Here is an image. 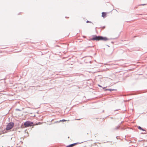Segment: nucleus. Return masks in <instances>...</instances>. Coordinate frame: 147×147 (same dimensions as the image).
Returning <instances> with one entry per match:
<instances>
[{"mask_svg": "<svg viewBox=\"0 0 147 147\" xmlns=\"http://www.w3.org/2000/svg\"><path fill=\"white\" fill-rule=\"evenodd\" d=\"M66 121V120H65V119H63L62 120H60V121L59 122H61V121Z\"/></svg>", "mask_w": 147, "mask_h": 147, "instance_id": "7", "label": "nucleus"}, {"mask_svg": "<svg viewBox=\"0 0 147 147\" xmlns=\"http://www.w3.org/2000/svg\"><path fill=\"white\" fill-rule=\"evenodd\" d=\"M33 123L29 121H27L25 122L24 124V127H27L30 126H32L34 125H33Z\"/></svg>", "mask_w": 147, "mask_h": 147, "instance_id": "2", "label": "nucleus"}, {"mask_svg": "<svg viewBox=\"0 0 147 147\" xmlns=\"http://www.w3.org/2000/svg\"><path fill=\"white\" fill-rule=\"evenodd\" d=\"M107 14L106 12H103L102 13V16L104 18L106 17Z\"/></svg>", "mask_w": 147, "mask_h": 147, "instance_id": "4", "label": "nucleus"}, {"mask_svg": "<svg viewBox=\"0 0 147 147\" xmlns=\"http://www.w3.org/2000/svg\"><path fill=\"white\" fill-rule=\"evenodd\" d=\"M77 144H78L77 143H75L74 144H70V145L67 146L66 147H72L73 146H74L76 145H77Z\"/></svg>", "mask_w": 147, "mask_h": 147, "instance_id": "5", "label": "nucleus"}, {"mask_svg": "<svg viewBox=\"0 0 147 147\" xmlns=\"http://www.w3.org/2000/svg\"><path fill=\"white\" fill-rule=\"evenodd\" d=\"M138 128L139 129H140V130H143V131H144V130L142 127H141L140 126H138Z\"/></svg>", "mask_w": 147, "mask_h": 147, "instance_id": "6", "label": "nucleus"}, {"mask_svg": "<svg viewBox=\"0 0 147 147\" xmlns=\"http://www.w3.org/2000/svg\"><path fill=\"white\" fill-rule=\"evenodd\" d=\"M14 123L13 122H10L9 123L7 126L6 130H8L11 129L14 126Z\"/></svg>", "mask_w": 147, "mask_h": 147, "instance_id": "3", "label": "nucleus"}, {"mask_svg": "<svg viewBox=\"0 0 147 147\" xmlns=\"http://www.w3.org/2000/svg\"><path fill=\"white\" fill-rule=\"evenodd\" d=\"M107 90L110 91H111L113 90V89H107Z\"/></svg>", "mask_w": 147, "mask_h": 147, "instance_id": "8", "label": "nucleus"}, {"mask_svg": "<svg viewBox=\"0 0 147 147\" xmlns=\"http://www.w3.org/2000/svg\"><path fill=\"white\" fill-rule=\"evenodd\" d=\"M91 39L92 40H96V41L102 40L106 41L108 40L109 39L106 37H104L101 36H93Z\"/></svg>", "mask_w": 147, "mask_h": 147, "instance_id": "1", "label": "nucleus"}, {"mask_svg": "<svg viewBox=\"0 0 147 147\" xmlns=\"http://www.w3.org/2000/svg\"><path fill=\"white\" fill-rule=\"evenodd\" d=\"M86 22L87 23H91V22H90L88 21H87V22Z\"/></svg>", "mask_w": 147, "mask_h": 147, "instance_id": "9", "label": "nucleus"}]
</instances>
